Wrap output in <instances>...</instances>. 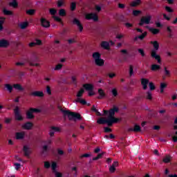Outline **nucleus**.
Returning <instances> with one entry per match:
<instances>
[{
	"label": "nucleus",
	"instance_id": "obj_1",
	"mask_svg": "<svg viewBox=\"0 0 177 177\" xmlns=\"http://www.w3.org/2000/svg\"><path fill=\"white\" fill-rule=\"evenodd\" d=\"M60 111L64 113V115H68V118L70 121H77L78 120L79 121H81L82 120V118L81 117V114L77 113L75 112H71L69 111H66L63 109H60Z\"/></svg>",
	"mask_w": 177,
	"mask_h": 177
},
{
	"label": "nucleus",
	"instance_id": "obj_2",
	"mask_svg": "<svg viewBox=\"0 0 177 177\" xmlns=\"http://www.w3.org/2000/svg\"><path fill=\"white\" fill-rule=\"evenodd\" d=\"M151 44L153 46V48L155 50H152L151 52V56L157 60L158 63H161V57L160 55H157V51L160 48V44H158V41H151Z\"/></svg>",
	"mask_w": 177,
	"mask_h": 177
},
{
	"label": "nucleus",
	"instance_id": "obj_3",
	"mask_svg": "<svg viewBox=\"0 0 177 177\" xmlns=\"http://www.w3.org/2000/svg\"><path fill=\"white\" fill-rule=\"evenodd\" d=\"M115 113H118V107L115 106L109 111L108 118L112 122L113 124H117V122L121 121V119L114 117V115H115Z\"/></svg>",
	"mask_w": 177,
	"mask_h": 177
},
{
	"label": "nucleus",
	"instance_id": "obj_4",
	"mask_svg": "<svg viewBox=\"0 0 177 177\" xmlns=\"http://www.w3.org/2000/svg\"><path fill=\"white\" fill-rule=\"evenodd\" d=\"M97 124H100V125H104V124H107L109 127H111L113 125V122L109 118L105 119L104 118H100L97 120Z\"/></svg>",
	"mask_w": 177,
	"mask_h": 177
},
{
	"label": "nucleus",
	"instance_id": "obj_5",
	"mask_svg": "<svg viewBox=\"0 0 177 177\" xmlns=\"http://www.w3.org/2000/svg\"><path fill=\"white\" fill-rule=\"evenodd\" d=\"M86 20H93V21H99V17L95 13L91 12L85 15Z\"/></svg>",
	"mask_w": 177,
	"mask_h": 177
},
{
	"label": "nucleus",
	"instance_id": "obj_6",
	"mask_svg": "<svg viewBox=\"0 0 177 177\" xmlns=\"http://www.w3.org/2000/svg\"><path fill=\"white\" fill-rule=\"evenodd\" d=\"M151 20V16L148 15L147 17H142L140 21L139 26H143L144 24H150Z\"/></svg>",
	"mask_w": 177,
	"mask_h": 177
},
{
	"label": "nucleus",
	"instance_id": "obj_7",
	"mask_svg": "<svg viewBox=\"0 0 177 177\" xmlns=\"http://www.w3.org/2000/svg\"><path fill=\"white\" fill-rule=\"evenodd\" d=\"M15 115V120L17 121H23L24 118L23 116L20 114V111H19V107L17 106L14 110Z\"/></svg>",
	"mask_w": 177,
	"mask_h": 177
},
{
	"label": "nucleus",
	"instance_id": "obj_8",
	"mask_svg": "<svg viewBox=\"0 0 177 177\" xmlns=\"http://www.w3.org/2000/svg\"><path fill=\"white\" fill-rule=\"evenodd\" d=\"M73 24L77 26L80 32H82V30H84V26H82V24H81V21H80L78 19H73Z\"/></svg>",
	"mask_w": 177,
	"mask_h": 177
},
{
	"label": "nucleus",
	"instance_id": "obj_9",
	"mask_svg": "<svg viewBox=\"0 0 177 177\" xmlns=\"http://www.w3.org/2000/svg\"><path fill=\"white\" fill-rule=\"evenodd\" d=\"M33 127L34 124L31 122H26L22 125L23 129H26V131H30Z\"/></svg>",
	"mask_w": 177,
	"mask_h": 177
},
{
	"label": "nucleus",
	"instance_id": "obj_10",
	"mask_svg": "<svg viewBox=\"0 0 177 177\" xmlns=\"http://www.w3.org/2000/svg\"><path fill=\"white\" fill-rule=\"evenodd\" d=\"M40 21L42 27H44L45 28H48V27H50V22L46 20V19L41 18Z\"/></svg>",
	"mask_w": 177,
	"mask_h": 177
},
{
	"label": "nucleus",
	"instance_id": "obj_11",
	"mask_svg": "<svg viewBox=\"0 0 177 177\" xmlns=\"http://www.w3.org/2000/svg\"><path fill=\"white\" fill-rule=\"evenodd\" d=\"M149 80L146 78H142L141 79V85L142 86V88L144 91H146L147 89V85H149Z\"/></svg>",
	"mask_w": 177,
	"mask_h": 177
},
{
	"label": "nucleus",
	"instance_id": "obj_12",
	"mask_svg": "<svg viewBox=\"0 0 177 177\" xmlns=\"http://www.w3.org/2000/svg\"><path fill=\"white\" fill-rule=\"evenodd\" d=\"M10 44L6 39H2L0 40V48H8Z\"/></svg>",
	"mask_w": 177,
	"mask_h": 177
},
{
	"label": "nucleus",
	"instance_id": "obj_13",
	"mask_svg": "<svg viewBox=\"0 0 177 177\" xmlns=\"http://www.w3.org/2000/svg\"><path fill=\"white\" fill-rule=\"evenodd\" d=\"M30 96H35L37 97H44V92L42 91H34L30 94Z\"/></svg>",
	"mask_w": 177,
	"mask_h": 177
},
{
	"label": "nucleus",
	"instance_id": "obj_14",
	"mask_svg": "<svg viewBox=\"0 0 177 177\" xmlns=\"http://www.w3.org/2000/svg\"><path fill=\"white\" fill-rule=\"evenodd\" d=\"M129 132H140L142 131L140 126L138 124L134 125V128H129L128 129Z\"/></svg>",
	"mask_w": 177,
	"mask_h": 177
},
{
	"label": "nucleus",
	"instance_id": "obj_15",
	"mask_svg": "<svg viewBox=\"0 0 177 177\" xmlns=\"http://www.w3.org/2000/svg\"><path fill=\"white\" fill-rule=\"evenodd\" d=\"M23 151L24 153L25 157H30L31 151H30V148L27 145L24 146Z\"/></svg>",
	"mask_w": 177,
	"mask_h": 177
},
{
	"label": "nucleus",
	"instance_id": "obj_16",
	"mask_svg": "<svg viewBox=\"0 0 177 177\" xmlns=\"http://www.w3.org/2000/svg\"><path fill=\"white\" fill-rule=\"evenodd\" d=\"M17 140H21L26 136V133L24 132H17L15 134Z\"/></svg>",
	"mask_w": 177,
	"mask_h": 177
},
{
	"label": "nucleus",
	"instance_id": "obj_17",
	"mask_svg": "<svg viewBox=\"0 0 177 177\" xmlns=\"http://www.w3.org/2000/svg\"><path fill=\"white\" fill-rule=\"evenodd\" d=\"M26 118L28 120H32L34 118H35V115H33L32 111H31V109H29L27 112H26Z\"/></svg>",
	"mask_w": 177,
	"mask_h": 177
},
{
	"label": "nucleus",
	"instance_id": "obj_18",
	"mask_svg": "<svg viewBox=\"0 0 177 177\" xmlns=\"http://www.w3.org/2000/svg\"><path fill=\"white\" fill-rule=\"evenodd\" d=\"M83 88H84V89L86 91H93V84H84L83 85Z\"/></svg>",
	"mask_w": 177,
	"mask_h": 177
},
{
	"label": "nucleus",
	"instance_id": "obj_19",
	"mask_svg": "<svg viewBox=\"0 0 177 177\" xmlns=\"http://www.w3.org/2000/svg\"><path fill=\"white\" fill-rule=\"evenodd\" d=\"M98 93L100 96L97 97V99H103V97H106V93H104V91L102 88L98 89Z\"/></svg>",
	"mask_w": 177,
	"mask_h": 177
},
{
	"label": "nucleus",
	"instance_id": "obj_20",
	"mask_svg": "<svg viewBox=\"0 0 177 177\" xmlns=\"http://www.w3.org/2000/svg\"><path fill=\"white\" fill-rule=\"evenodd\" d=\"M101 46L102 48H104V49L108 50L110 48V44H109L108 41H102L101 43Z\"/></svg>",
	"mask_w": 177,
	"mask_h": 177
},
{
	"label": "nucleus",
	"instance_id": "obj_21",
	"mask_svg": "<svg viewBox=\"0 0 177 177\" xmlns=\"http://www.w3.org/2000/svg\"><path fill=\"white\" fill-rule=\"evenodd\" d=\"M160 68H161V66L158 64H152L151 66V70L152 71H157L160 70Z\"/></svg>",
	"mask_w": 177,
	"mask_h": 177
},
{
	"label": "nucleus",
	"instance_id": "obj_22",
	"mask_svg": "<svg viewBox=\"0 0 177 177\" xmlns=\"http://www.w3.org/2000/svg\"><path fill=\"white\" fill-rule=\"evenodd\" d=\"M85 93V90L84 88H81L77 93L76 96L77 99H81L82 97V95Z\"/></svg>",
	"mask_w": 177,
	"mask_h": 177
},
{
	"label": "nucleus",
	"instance_id": "obj_23",
	"mask_svg": "<svg viewBox=\"0 0 177 177\" xmlns=\"http://www.w3.org/2000/svg\"><path fill=\"white\" fill-rule=\"evenodd\" d=\"M13 88L15 89H17V91H24V88H23V86H21V84H14Z\"/></svg>",
	"mask_w": 177,
	"mask_h": 177
},
{
	"label": "nucleus",
	"instance_id": "obj_24",
	"mask_svg": "<svg viewBox=\"0 0 177 177\" xmlns=\"http://www.w3.org/2000/svg\"><path fill=\"white\" fill-rule=\"evenodd\" d=\"M76 103H80V104H83V106H85V104H87L86 100L81 98H77L75 100Z\"/></svg>",
	"mask_w": 177,
	"mask_h": 177
},
{
	"label": "nucleus",
	"instance_id": "obj_25",
	"mask_svg": "<svg viewBox=\"0 0 177 177\" xmlns=\"http://www.w3.org/2000/svg\"><path fill=\"white\" fill-rule=\"evenodd\" d=\"M5 88H6L7 91L10 93H12V91H13V86L9 84H6L4 85Z\"/></svg>",
	"mask_w": 177,
	"mask_h": 177
},
{
	"label": "nucleus",
	"instance_id": "obj_26",
	"mask_svg": "<svg viewBox=\"0 0 177 177\" xmlns=\"http://www.w3.org/2000/svg\"><path fill=\"white\" fill-rule=\"evenodd\" d=\"M3 15H5L6 16H13V12L10 11V10H8L7 9L4 8L3 10Z\"/></svg>",
	"mask_w": 177,
	"mask_h": 177
},
{
	"label": "nucleus",
	"instance_id": "obj_27",
	"mask_svg": "<svg viewBox=\"0 0 177 177\" xmlns=\"http://www.w3.org/2000/svg\"><path fill=\"white\" fill-rule=\"evenodd\" d=\"M5 20H6V18L0 17V31H2V30H3V23H5Z\"/></svg>",
	"mask_w": 177,
	"mask_h": 177
},
{
	"label": "nucleus",
	"instance_id": "obj_28",
	"mask_svg": "<svg viewBox=\"0 0 177 177\" xmlns=\"http://www.w3.org/2000/svg\"><path fill=\"white\" fill-rule=\"evenodd\" d=\"M95 62L97 66H102L104 64V61L101 58H100V59L95 61Z\"/></svg>",
	"mask_w": 177,
	"mask_h": 177
},
{
	"label": "nucleus",
	"instance_id": "obj_29",
	"mask_svg": "<svg viewBox=\"0 0 177 177\" xmlns=\"http://www.w3.org/2000/svg\"><path fill=\"white\" fill-rule=\"evenodd\" d=\"M93 57L94 58L95 62H96V60H99L100 59V53L97 52L93 53Z\"/></svg>",
	"mask_w": 177,
	"mask_h": 177
},
{
	"label": "nucleus",
	"instance_id": "obj_30",
	"mask_svg": "<svg viewBox=\"0 0 177 177\" xmlns=\"http://www.w3.org/2000/svg\"><path fill=\"white\" fill-rule=\"evenodd\" d=\"M167 86V83H164V82L160 83V93H164V89H165Z\"/></svg>",
	"mask_w": 177,
	"mask_h": 177
},
{
	"label": "nucleus",
	"instance_id": "obj_31",
	"mask_svg": "<svg viewBox=\"0 0 177 177\" xmlns=\"http://www.w3.org/2000/svg\"><path fill=\"white\" fill-rule=\"evenodd\" d=\"M149 31H151V32H152V34H153L154 35H157V34H158V32H160L159 29L153 28H150Z\"/></svg>",
	"mask_w": 177,
	"mask_h": 177
},
{
	"label": "nucleus",
	"instance_id": "obj_32",
	"mask_svg": "<svg viewBox=\"0 0 177 177\" xmlns=\"http://www.w3.org/2000/svg\"><path fill=\"white\" fill-rule=\"evenodd\" d=\"M75 9H77V3L72 2L71 3V12H74V10H75Z\"/></svg>",
	"mask_w": 177,
	"mask_h": 177
},
{
	"label": "nucleus",
	"instance_id": "obj_33",
	"mask_svg": "<svg viewBox=\"0 0 177 177\" xmlns=\"http://www.w3.org/2000/svg\"><path fill=\"white\" fill-rule=\"evenodd\" d=\"M27 27H28V22H23L20 24V28H21V30H24L27 28Z\"/></svg>",
	"mask_w": 177,
	"mask_h": 177
},
{
	"label": "nucleus",
	"instance_id": "obj_34",
	"mask_svg": "<svg viewBox=\"0 0 177 177\" xmlns=\"http://www.w3.org/2000/svg\"><path fill=\"white\" fill-rule=\"evenodd\" d=\"M10 5V6H12V8H17V6H19V3H17V1L16 0H12Z\"/></svg>",
	"mask_w": 177,
	"mask_h": 177
},
{
	"label": "nucleus",
	"instance_id": "obj_35",
	"mask_svg": "<svg viewBox=\"0 0 177 177\" xmlns=\"http://www.w3.org/2000/svg\"><path fill=\"white\" fill-rule=\"evenodd\" d=\"M129 77H132V75H133V66L132 65L129 66Z\"/></svg>",
	"mask_w": 177,
	"mask_h": 177
},
{
	"label": "nucleus",
	"instance_id": "obj_36",
	"mask_svg": "<svg viewBox=\"0 0 177 177\" xmlns=\"http://www.w3.org/2000/svg\"><path fill=\"white\" fill-rule=\"evenodd\" d=\"M147 36V32H144L142 35L138 36V39L141 41L145 39V37Z\"/></svg>",
	"mask_w": 177,
	"mask_h": 177
},
{
	"label": "nucleus",
	"instance_id": "obj_37",
	"mask_svg": "<svg viewBox=\"0 0 177 177\" xmlns=\"http://www.w3.org/2000/svg\"><path fill=\"white\" fill-rule=\"evenodd\" d=\"M59 16L64 17V16H66V10H64V9L59 10Z\"/></svg>",
	"mask_w": 177,
	"mask_h": 177
},
{
	"label": "nucleus",
	"instance_id": "obj_38",
	"mask_svg": "<svg viewBox=\"0 0 177 177\" xmlns=\"http://www.w3.org/2000/svg\"><path fill=\"white\" fill-rule=\"evenodd\" d=\"M51 168L53 172H56V168H57V164L56 162H53L51 165Z\"/></svg>",
	"mask_w": 177,
	"mask_h": 177
},
{
	"label": "nucleus",
	"instance_id": "obj_39",
	"mask_svg": "<svg viewBox=\"0 0 177 177\" xmlns=\"http://www.w3.org/2000/svg\"><path fill=\"white\" fill-rule=\"evenodd\" d=\"M26 13L27 15H30V16H32L35 13V10L34 9L28 10L26 11Z\"/></svg>",
	"mask_w": 177,
	"mask_h": 177
},
{
	"label": "nucleus",
	"instance_id": "obj_40",
	"mask_svg": "<svg viewBox=\"0 0 177 177\" xmlns=\"http://www.w3.org/2000/svg\"><path fill=\"white\" fill-rule=\"evenodd\" d=\"M149 86L150 91H154V89H156V86L154 85V83H153L152 82H149Z\"/></svg>",
	"mask_w": 177,
	"mask_h": 177
},
{
	"label": "nucleus",
	"instance_id": "obj_41",
	"mask_svg": "<svg viewBox=\"0 0 177 177\" xmlns=\"http://www.w3.org/2000/svg\"><path fill=\"white\" fill-rule=\"evenodd\" d=\"M111 92H112V95L115 97H117V96H118V91H117V88H113Z\"/></svg>",
	"mask_w": 177,
	"mask_h": 177
},
{
	"label": "nucleus",
	"instance_id": "obj_42",
	"mask_svg": "<svg viewBox=\"0 0 177 177\" xmlns=\"http://www.w3.org/2000/svg\"><path fill=\"white\" fill-rule=\"evenodd\" d=\"M50 14L52 15V16H55V15H56V13H57V10H56V9L55 8H50L49 10Z\"/></svg>",
	"mask_w": 177,
	"mask_h": 177
},
{
	"label": "nucleus",
	"instance_id": "obj_43",
	"mask_svg": "<svg viewBox=\"0 0 177 177\" xmlns=\"http://www.w3.org/2000/svg\"><path fill=\"white\" fill-rule=\"evenodd\" d=\"M32 111V113H41V109L37 108H30L29 109Z\"/></svg>",
	"mask_w": 177,
	"mask_h": 177
},
{
	"label": "nucleus",
	"instance_id": "obj_44",
	"mask_svg": "<svg viewBox=\"0 0 177 177\" xmlns=\"http://www.w3.org/2000/svg\"><path fill=\"white\" fill-rule=\"evenodd\" d=\"M146 99L148 100H151V99H153V96L151 95V93H150V91L147 92Z\"/></svg>",
	"mask_w": 177,
	"mask_h": 177
},
{
	"label": "nucleus",
	"instance_id": "obj_45",
	"mask_svg": "<svg viewBox=\"0 0 177 177\" xmlns=\"http://www.w3.org/2000/svg\"><path fill=\"white\" fill-rule=\"evenodd\" d=\"M45 153H48V145H44L42 147V151L41 153L42 154H45Z\"/></svg>",
	"mask_w": 177,
	"mask_h": 177
},
{
	"label": "nucleus",
	"instance_id": "obj_46",
	"mask_svg": "<svg viewBox=\"0 0 177 177\" xmlns=\"http://www.w3.org/2000/svg\"><path fill=\"white\" fill-rule=\"evenodd\" d=\"M171 161V158L169 156H166L165 158H163V162H165L166 164H168Z\"/></svg>",
	"mask_w": 177,
	"mask_h": 177
},
{
	"label": "nucleus",
	"instance_id": "obj_47",
	"mask_svg": "<svg viewBox=\"0 0 177 177\" xmlns=\"http://www.w3.org/2000/svg\"><path fill=\"white\" fill-rule=\"evenodd\" d=\"M138 52L141 55V56H142V57H145V50H144L143 49H142V48H138Z\"/></svg>",
	"mask_w": 177,
	"mask_h": 177
},
{
	"label": "nucleus",
	"instance_id": "obj_48",
	"mask_svg": "<svg viewBox=\"0 0 177 177\" xmlns=\"http://www.w3.org/2000/svg\"><path fill=\"white\" fill-rule=\"evenodd\" d=\"M165 9L166 11H167L169 13H173L174 10H172V8H171V7L169 6H165Z\"/></svg>",
	"mask_w": 177,
	"mask_h": 177
},
{
	"label": "nucleus",
	"instance_id": "obj_49",
	"mask_svg": "<svg viewBox=\"0 0 177 177\" xmlns=\"http://www.w3.org/2000/svg\"><path fill=\"white\" fill-rule=\"evenodd\" d=\"M140 13H141L140 10H133V16H139V15H140Z\"/></svg>",
	"mask_w": 177,
	"mask_h": 177
},
{
	"label": "nucleus",
	"instance_id": "obj_50",
	"mask_svg": "<svg viewBox=\"0 0 177 177\" xmlns=\"http://www.w3.org/2000/svg\"><path fill=\"white\" fill-rule=\"evenodd\" d=\"M140 1H133L131 3V6H133V8H135L136 6H138V5H140Z\"/></svg>",
	"mask_w": 177,
	"mask_h": 177
},
{
	"label": "nucleus",
	"instance_id": "obj_51",
	"mask_svg": "<svg viewBox=\"0 0 177 177\" xmlns=\"http://www.w3.org/2000/svg\"><path fill=\"white\" fill-rule=\"evenodd\" d=\"M62 67H63V65L62 64H59L56 65L55 70V71L62 70Z\"/></svg>",
	"mask_w": 177,
	"mask_h": 177
},
{
	"label": "nucleus",
	"instance_id": "obj_52",
	"mask_svg": "<svg viewBox=\"0 0 177 177\" xmlns=\"http://www.w3.org/2000/svg\"><path fill=\"white\" fill-rule=\"evenodd\" d=\"M164 70H165V75H167V77H169V75H171V72H169V71L167 70V67H165Z\"/></svg>",
	"mask_w": 177,
	"mask_h": 177
},
{
	"label": "nucleus",
	"instance_id": "obj_53",
	"mask_svg": "<svg viewBox=\"0 0 177 177\" xmlns=\"http://www.w3.org/2000/svg\"><path fill=\"white\" fill-rule=\"evenodd\" d=\"M55 177H63V174L57 171H54Z\"/></svg>",
	"mask_w": 177,
	"mask_h": 177
},
{
	"label": "nucleus",
	"instance_id": "obj_54",
	"mask_svg": "<svg viewBox=\"0 0 177 177\" xmlns=\"http://www.w3.org/2000/svg\"><path fill=\"white\" fill-rule=\"evenodd\" d=\"M46 92L48 95H52V90H50V86H46Z\"/></svg>",
	"mask_w": 177,
	"mask_h": 177
},
{
	"label": "nucleus",
	"instance_id": "obj_55",
	"mask_svg": "<svg viewBox=\"0 0 177 177\" xmlns=\"http://www.w3.org/2000/svg\"><path fill=\"white\" fill-rule=\"evenodd\" d=\"M44 168H50V163L49 162H44Z\"/></svg>",
	"mask_w": 177,
	"mask_h": 177
},
{
	"label": "nucleus",
	"instance_id": "obj_56",
	"mask_svg": "<svg viewBox=\"0 0 177 177\" xmlns=\"http://www.w3.org/2000/svg\"><path fill=\"white\" fill-rule=\"evenodd\" d=\"M124 26L127 27V28H132V27H133V25L130 23H125Z\"/></svg>",
	"mask_w": 177,
	"mask_h": 177
},
{
	"label": "nucleus",
	"instance_id": "obj_57",
	"mask_svg": "<svg viewBox=\"0 0 177 177\" xmlns=\"http://www.w3.org/2000/svg\"><path fill=\"white\" fill-rule=\"evenodd\" d=\"M51 129L53 131H55V132H60V128L57 127H52Z\"/></svg>",
	"mask_w": 177,
	"mask_h": 177
},
{
	"label": "nucleus",
	"instance_id": "obj_58",
	"mask_svg": "<svg viewBox=\"0 0 177 177\" xmlns=\"http://www.w3.org/2000/svg\"><path fill=\"white\" fill-rule=\"evenodd\" d=\"M104 132L106 133H109L110 132H112V130H111V129H110V127H104Z\"/></svg>",
	"mask_w": 177,
	"mask_h": 177
},
{
	"label": "nucleus",
	"instance_id": "obj_59",
	"mask_svg": "<svg viewBox=\"0 0 177 177\" xmlns=\"http://www.w3.org/2000/svg\"><path fill=\"white\" fill-rule=\"evenodd\" d=\"M35 41L36 42L35 43L36 44V45H39V46L42 45V41L41 39H37Z\"/></svg>",
	"mask_w": 177,
	"mask_h": 177
},
{
	"label": "nucleus",
	"instance_id": "obj_60",
	"mask_svg": "<svg viewBox=\"0 0 177 177\" xmlns=\"http://www.w3.org/2000/svg\"><path fill=\"white\" fill-rule=\"evenodd\" d=\"M14 165L15 166V169H17V171L20 169V167L21 166L20 163H15Z\"/></svg>",
	"mask_w": 177,
	"mask_h": 177
},
{
	"label": "nucleus",
	"instance_id": "obj_61",
	"mask_svg": "<svg viewBox=\"0 0 177 177\" xmlns=\"http://www.w3.org/2000/svg\"><path fill=\"white\" fill-rule=\"evenodd\" d=\"M71 80L73 83L77 85V78L75 77V76H72Z\"/></svg>",
	"mask_w": 177,
	"mask_h": 177
},
{
	"label": "nucleus",
	"instance_id": "obj_62",
	"mask_svg": "<svg viewBox=\"0 0 177 177\" xmlns=\"http://www.w3.org/2000/svg\"><path fill=\"white\" fill-rule=\"evenodd\" d=\"M109 171L110 172H115V167H114V166L111 165L109 168Z\"/></svg>",
	"mask_w": 177,
	"mask_h": 177
},
{
	"label": "nucleus",
	"instance_id": "obj_63",
	"mask_svg": "<svg viewBox=\"0 0 177 177\" xmlns=\"http://www.w3.org/2000/svg\"><path fill=\"white\" fill-rule=\"evenodd\" d=\"M55 21H58L59 23H62V19L59 17H54Z\"/></svg>",
	"mask_w": 177,
	"mask_h": 177
},
{
	"label": "nucleus",
	"instance_id": "obj_64",
	"mask_svg": "<svg viewBox=\"0 0 177 177\" xmlns=\"http://www.w3.org/2000/svg\"><path fill=\"white\" fill-rule=\"evenodd\" d=\"M122 38H124V35L121 34L116 35V39H121Z\"/></svg>",
	"mask_w": 177,
	"mask_h": 177
}]
</instances>
